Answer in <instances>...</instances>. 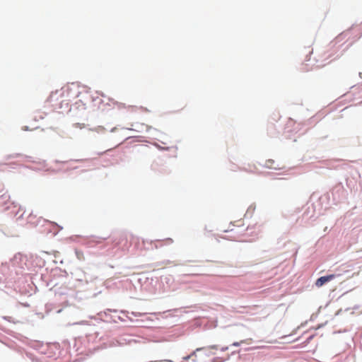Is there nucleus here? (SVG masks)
Masks as SVG:
<instances>
[{
	"label": "nucleus",
	"instance_id": "nucleus-8",
	"mask_svg": "<svg viewBox=\"0 0 362 362\" xmlns=\"http://www.w3.org/2000/svg\"><path fill=\"white\" fill-rule=\"evenodd\" d=\"M166 361V362H172V361H170V360H167V361Z\"/></svg>",
	"mask_w": 362,
	"mask_h": 362
},
{
	"label": "nucleus",
	"instance_id": "nucleus-4",
	"mask_svg": "<svg viewBox=\"0 0 362 362\" xmlns=\"http://www.w3.org/2000/svg\"><path fill=\"white\" fill-rule=\"evenodd\" d=\"M202 351H203V349H197L196 350V351L193 352L191 355H189V356H187V357H184L183 358H184V360H188V359H190V358H191V359H192V360H194V359L192 358V357H193L194 356H196L197 353L202 352Z\"/></svg>",
	"mask_w": 362,
	"mask_h": 362
},
{
	"label": "nucleus",
	"instance_id": "nucleus-2",
	"mask_svg": "<svg viewBox=\"0 0 362 362\" xmlns=\"http://www.w3.org/2000/svg\"><path fill=\"white\" fill-rule=\"evenodd\" d=\"M336 277L335 274H330L328 276H321L315 281V286L317 287H321L326 283L333 280Z\"/></svg>",
	"mask_w": 362,
	"mask_h": 362
},
{
	"label": "nucleus",
	"instance_id": "nucleus-3",
	"mask_svg": "<svg viewBox=\"0 0 362 362\" xmlns=\"http://www.w3.org/2000/svg\"><path fill=\"white\" fill-rule=\"evenodd\" d=\"M265 166L270 169H280L281 168L279 166V165H275V161L272 159H269L266 160Z\"/></svg>",
	"mask_w": 362,
	"mask_h": 362
},
{
	"label": "nucleus",
	"instance_id": "nucleus-6",
	"mask_svg": "<svg viewBox=\"0 0 362 362\" xmlns=\"http://www.w3.org/2000/svg\"><path fill=\"white\" fill-rule=\"evenodd\" d=\"M238 222L240 223L238 225V226H240L243 225V221L241 220H239Z\"/></svg>",
	"mask_w": 362,
	"mask_h": 362
},
{
	"label": "nucleus",
	"instance_id": "nucleus-5",
	"mask_svg": "<svg viewBox=\"0 0 362 362\" xmlns=\"http://www.w3.org/2000/svg\"><path fill=\"white\" fill-rule=\"evenodd\" d=\"M106 239V238H99L98 240L96 241L97 243H101L103 242V240H105Z\"/></svg>",
	"mask_w": 362,
	"mask_h": 362
},
{
	"label": "nucleus",
	"instance_id": "nucleus-1",
	"mask_svg": "<svg viewBox=\"0 0 362 362\" xmlns=\"http://www.w3.org/2000/svg\"><path fill=\"white\" fill-rule=\"evenodd\" d=\"M18 208H20L18 202L12 199L4 186L0 185V209L2 211H11L15 213Z\"/></svg>",
	"mask_w": 362,
	"mask_h": 362
},
{
	"label": "nucleus",
	"instance_id": "nucleus-7",
	"mask_svg": "<svg viewBox=\"0 0 362 362\" xmlns=\"http://www.w3.org/2000/svg\"><path fill=\"white\" fill-rule=\"evenodd\" d=\"M233 344H234L235 346H238V344H238V343H234Z\"/></svg>",
	"mask_w": 362,
	"mask_h": 362
}]
</instances>
